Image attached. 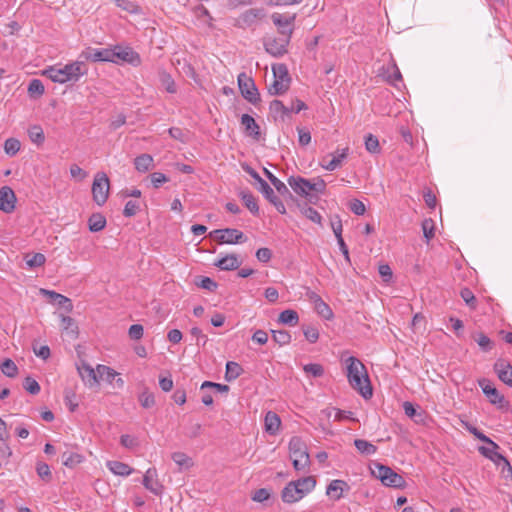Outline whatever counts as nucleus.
<instances>
[{
	"label": "nucleus",
	"mask_w": 512,
	"mask_h": 512,
	"mask_svg": "<svg viewBox=\"0 0 512 512\" xmlns=\"http://www.w3.org/2000/svg\"><path fill=\"white\" fill-rule=\"evenodd\" d=\"M2 372L8 377H15L18 372L16 364L11 359H5L1 365Z\"/></svg>",
	"instance_id": "864d4df0"
},
{
	"label": "nucleus",
	"mask_w": 512,
	"mask_h": 512,
	"mask_svg": "<svg viewBox=\"0 0 512 512\" xmlns=\"http://www.w3.org/2000/svg\"><path fill=\"white\" fill-rule=\"evenodd\" d=\"M195 284L210 292L215 291L218 287V284L213 279L204 276L197 277Z\"/></svg>",
	"instance_id": "a18cd8bd"
},
{
	"label": "nucleus",
	"mask_w": 512,
	"mask_h": 512,
	"mask_svg": "<svg viewBox=\"0 0 512 512\" xmlns=\"http://www.w3.org/2000/svg\"><path fill=\"white\" fill-rule=\"evenodd\" d=\"M269 111L275 121L285 122L291 117L290 108L285 106L280 100L271 101Z\"/></svg>",
	"instance_id": "a211bd4d"
},
{
	"label": "nucleus",
	"mask_w": 512,
	"mask_h": 512,
	"mask_svg": "<svg viewBox=\"0 0 512 512\" xmlns=\"http://www.w3.org/2000/svg\"><path fill=\"white\" fill-rule=\"evenodd\" d=\"M243 170L257 182V189L264 195L266 199L272 198L275 194L270 185L261 178L258 172L248 164L242 165Z\"/></svg>",
	"instance_id": "2eb2a0df"
},
{
	"label": "nucleus",
	"mask_w": 512,
	"mask_h": 512,
	"mask_svg": "<svg viewBox=\"0 0 512 512\" xmlns=\"http://www.w3.org/2000/svg\"><path fill=\"white\" fill-rule=\"evenodd\" d=\"M303 333L310 343H315L319 338L318 329L311 325L303 326Z\"/></svg>",
	"instance_id": "052dcab7"
},
{
	"label": "nucleus",
	"mask_w": 512,
	"mask_h": 512,
	"mask_svg": "<svg viewBox=\"0 0 512 512\" xmlns=\"http://www.w3.org/2000/svg\"><path fill=\"white\" fill-rule=\"evenodd\" d=\"M282 37L267 38L264 40L265 51L273 57L279 58L287 53V46L290 43L293 34V28L288 30H280Z\"/></svg>",
	"instance_id": "39448f33"
},
{
	"label": "nucleus",
	"mask_w": 512,
	"mask_h": 512,
	"mask_svg": "<svg viewBox=\"0 0 512 512\" xmlns=\"http://www.w3.org/2000/svg\"><path fill=\"white\" fill-rule=\"evenodd\" d=\"M365 148L370 153H379L380 145L378 138L372 134H369L365 138Z\"/></svg>",
	"instance_id": "6e6d98bb"
},
{
	"label": "nucleus",
	"mask_w": 512,
	"mask_h": 512,
	"mask_svg": "<svg viewBox=\"0 0 512 512\" xmlns=\"http://www.w3.org/2000/svg\"><path fill=\"white\" fill-rule=\"evenodd\" d=\"M474 339L484 352H488L493 348V342L484 333H478Z\"/></svg>",
	"instance_id": "3c124183"
},
{
	"label": "nucleus",
	"mask_w": 512,
	"mask_h": 512,
	"mask_svg": "<svg viewBox=\"0 0 512 512\" xmlns=\"http://www.w3.org/2000/svg\"><path fill=\"white\" fill-rule=\"evenodd\" d=\"M160 81H161L162 86L168 93H171V94L176 93L177 90H176L175 82L169 73L161 72L160 73Z\"/></svg>",
	"instance_id": "79ce46f5"
},
{
	"label": "nucleus",
	"mask_w": 512,
	"mask_h": 512,
	"mask_svg": "<svg viewBox=\"0 0 512 512\" xmlns=\"http://www.w3.org/2000/svg\"><path fill=\"white\" fill-rule=\"evenodd\" d=\"M29 138L33 143L42 144L45 140L43 129L39 125L31 126L28 130Z\"/></svg>",
	"instance_id": "a19ab883"
},
{
	"label": "nucleus",
	"mask_w": 512,
	"mask_h": 512,
	"mask_svg": "<svg viewBox=\"0 0 512 512\" xmlns=\"http://www.w3.org/2000/svg\"><path fill=\"white\" fill-rule=\"evenodd\" d=\"M83 461V456L78 453L64 452L62 454V463L68 468H74Z\"/></svg>",
	"instance_id": "e433bc0d"
},
{
	"label": "nucleus",
	"mask_w": 512,
	"mask_h": 512,
	"mask_svg": "<svg viewBox=\"0 0 512 512\" xmlns=\"http://www.w3.org/2000/svg\"><path fill=\"white\" fill-rule=\"evenodd\" d=\"M139 208V204L136 201L130 200L125 204L123 214L125 217H133L137 214Z\"/></svg>",
	"instance_id": "69168bd1"
},
{
	"label": "nucleus",
	"mask_w": 512,
	"mask_h": 512,
	"mask_svg": "<svg viewBox=\"0 0 512 512\" xmlns=\"http://www.w3.org/2000/svg\"><path fill=\"white\" fill-rule=\"evenodd\" d=\"M326 189V182L321 178L317 177L313 179V182H311V193L323 194Z\"/></svg>",
	"instance_id": "e2e57ef3"
},
{
	"label": "nucleus",
	"mask_w": 512,
	"mask_h": 512,
	"mask_svg": "<svg viewBox=\"0 0 512 512\" xmlns=\"http://www.w3.org/2000/svg\"><path fill=\"white\" fill-rule=\"evenodd\" d=\"M86 59H89L91 61H108V62H115V53L113 49H92L90 50L87 55Z\"/></svg>",
	"instance_id": "5701e85b"
},
{
	"label": "nucleus",
	"mask_w": 512,
	"mask_h": 512,
	"mask_svg": "<svg viewBox=\"0 0 512 512\" xmlns=\"http://www.w3.org/2000/svg\"><path fill=\"white\" fill-rule=\"evenodd\" d=\"M347 377L349 384L357 390L362 397H372V386L364 364L357 358L351 356L347 359Z\"/></svg>",
	"instance_id": "f257e3e1"
},
{
	"label": "nucleus",
	"mask_w": 512,
	"mask_h": 512,
	"mask_svg": "<svg viewBox=\"0 0 512 512\" xmlns=\"http://www.w3.org/2000/svg\"><path fill=\"white\" fill-rule=\"evenodd\" d=\"M86 73V65L81 61L66 64L63 67L50 66L43 71V75L47 76L53 82L60 84L77 82L79 78Z\"/></svg>",
	"instance_id": "f03ea898"
},
{
	"label": "nucleus",
	"mask_w": 512,
	"mask_h": 512,
	"mask_svg": "<svg viewBox=\"0 0 512 512\" xmlns=\"http://www.w3.org/2000/svg\"><path fill=\"white\" fill-rule=\"evenodd\" d=\"M21 147V143L16 138H8L4 143V151L9 156L16 155Z\"/></svg>",
	"instance_id": "37998d69"
},
{
	"label": "nucleus",
	"mask_w": 512,
	"mask_h": 512,
	"mask_svg": "<svg viewBox=\"0 0 512 512\" xmlns=\"http://www.w3.org/2000/svg\"><path fill=\"white\" fill-rule=\"evenodd\" d=\"M61 327L70 339L75 340L78 337V326L72 317L61 315Z\"/></svg>",
	"instance_id": "cd10ccee"
},
{
	"label": "nucleus",
	"mask_w": 512,
	"mask_h": 512,
	"mask_svg": "<svg viewBox=\"0 0 512 512\" xmlns=\"http://www.w3.org/2000/svg\"><path fill=\"white\" fill-rule=\"evenodd\" d=\"M489 447L480 446L479 452L486 458L490 459L492 462H494L497 466H500L501 464H505L507 466V472L508 474L512 475V466L510 462L505 458L502 454L498 453L497 450L499 449L498 444H496L494 441L492 443H487Z\"/></svg>",
	"instance_id": "9d476101"
},
{
	"label": "nucleus",
	"mask_w": 512,
	"mask_h": 512,
	"mask_svg": "<svg viewBox=\"0 0 512 512\" xmlns=\"http://www.w3.org/2000/svg\"><path fill=\"white\" fill-rule=\"evenodd\" d=\"M214 233H221L218 237V242L221 244L243 243L247 239L243 232L235 228L216 229Z\"/></svg>",
	"instance_id": "f8f14e48"
},
{
	"label": "nucleus",
	"mask_w": 512,
	"mask_h": 512,
	"mask_svg": "<svg viewBox=\"0 0 512 512\" xmlns=\"http://www.w3.org/2000/svg\"><path fill=\"white\" fill-rule=\"evenodd\" d=\"M106 226V218L101 213H93L88 219V227L91 232H99Z\"/></svg>",
	"instance_id": "2f4dec72"
},
{
	"label": "nucleus",
	"mask_w": 512,
	"mask_h": 512,
	"mask_svg": "<svg viewBox=\"0 0 512 512\" xmlns=\"http://www.w3.org/2000/svg\"><path fill=\"white\" fill-rule=\"evenodd\" d=\"M16 195L9 186L0 188V210L4 213H12L15 209Z\"/></svg>",
	"instance_id": "4468645a"
},
{
	"label": "nucleus",
	"mask_w": 512,
	"mask_h": 512,
	"mask_svg": "<svg viewBox=\"0 0 512 512\" xmlns=\"http://www.w3.org/2000/svg\"><path fill=\"white\" fill-rule=\"evenodd\" d=\"M45 88L41 80L32 79L28 85V93L31 97H40L44 94Z\"/></svg>",
	"instance_id": "ea45409f"
},
{
	"label": "nucleus",
	"mask_w": 512,
	"mask_h": 512,
	"mask_svg": "<svg viewBox=\"0 0 512 512\" xmlns=\"http://www.w3.org/2000/svg\"><path fill=\"white\" fill-rule=\"evenodd\" d=\"M281 498L285 503H295L302 499L299 490L294 482H289L281 492Z\"/></svg>",
	"instance_id": "393cba45"
},
{
	"label": "nucleus",
	"mask_w": 512,
	"mask_h": 512,
	"mask_svg": "<svg viewBox=\"0 0 512 512\" xmlns=\"http://www.w3.org/2000/svg\"><path fill=\"white\" fill-rule=\"evenodd\" d=\"M171 458L180 467L189 468L193 465L192 459L183 452H174Z\"/></svg>",
	"instance_id": "c03bdc74"
},
{
	"label": "nucleus",
	"mask_w": 512,
	"mask_h": 512,
	"mask_svg": "<svg viewBox=\"0 0 512 512\" xmlns=\"http://www.w3.org/2000/svg\"><path fill=\"white\" fill-rule=\"evenodd\" d=\"M271 19L274 25L278 27L279 31L288 30L289 28L294 29L296 14L273 13Z\"/></svg>",
	"instance_id": "412c9836"
},
{
	"label": "nucleus",
	"mask_w": 512,
	"mask_h": 512,
	"mask_svg": "<svg viewBox=\"0 0 512 512\" xmlns=\"http://www.w3.org/2000/svg\"><path fill=\"white\" fill-rule=\"evenodd\" d=\"M239 196L241 197L244 205L249 209V211L252 214H254V215L259 214V206H258L257 200L251 192L241 191L239 193Z\"/></svg>",
	"instance_id": "7c9ffc66"
},
{
	"label": "nucleus",
	"mask_w": 512,
	"mask_h": 512,
	"mask_svg": "<svg viewBox=\"0 0 512 512\" xmlns=\"http://www.w3.org/2000/svg\"><path fill=\"white\" fill-rule=\"evenodd\" d=\"M290 458H301L309 455L305 443L299 437H292L289 441Z\"/></svg>",
	"instance_id": "b1692460"
},
{
	"label": "nucleus",
	"mask_w": 512,
	"mask_h": 512,
	"mask_svg": "<svg viewBox=\"0 0 512 512\" xmlns=\"http://www.w3.org/2000/svg\"><path fill=\"white\" fill-rule=\"evenodd\" d=\"M494 371L503 383L512 387V365L509 361L498 359L494 364Z\"/></svg>",
	"instance_id": "dca6fc26"
},
{
	"label": "nucleus",
	"mask_w": 512,
	"mask_h": 512,
	"mask_svg": "<svg viewBox=\"0 0 512 512\" xmlns=\"http://www.w3.org/2000/svg\"><path fill=\"white\" fill-rule=\"evenodd\" d=\"M272 72L274 76V81L269 86L268 92L271 95H282L289 89L291 82L287 66L282 63L274 64L272 66Z\"/></svg>",
	"instance_id": "20e7f679"
},
{
	"label": "nucleus",
	"mask_w": 512,
	"mask_h": 512,
	"mask_svg": "<svg viewBox=\"0 0 512 512\" xmlns=\"http://www.w3.org/2000/svg\"><path fill=\"white\" fill-rule=\"evenodd\" d=\"M272 185L275 187V189L281 196H283L284 198L293 199L292 193L282 181H280L279 179H277L276 181L273 180Z\"/></svg>",
	"instance_id": "0e129e2a"
},
{
	"label": "nucleus",
	"mask_w": 512,
	"mask_h": 512,
	"mask_svg": "<svg viewBox=\"0 0 512 512\" xmlns=\"http://www.w3.org/2000/svg\"><path fill=\"white\" fill-rule=\"evenodd\" d=\"M264 16L261 8H251L243 12L236 20L235 26L241 29L251 27L256 21Z\"/></svg>",
	"instance_id": "9b49d317"
},
{
	"label": "nucleus",
	"mask_w": 512,
	"mask_h": 512,
	"mask_svg": "<svg viewBox=\"0 0 512 512\" xmlns=\"http://www.w3.org/2000/svg\"><path fill=\"white\" fill-rule=\"evenodd\" d=\"M272 337L280 346L287 345L291 341V335L286 330H272Z\"/></svg>",
	"instance_id": "49530a36"
},
{
	"label": "nucleus",
	"mask_w": 512,
	"mask_h": 512,
	"mask_svg": "<svg viewBox=\"0 0 512 512\" xmlns=\"http://www.w3.org/2000/svg\"><path fill=\"white\" fill-rule=\"evenodd\" d=\"M354 445L356 449L359 451V453L363 455H372L377 451V447L374 444L364 439H356L354 441Z\"/></svg>",
	"instance_id": "c9c22d12"
},
{
	"label": "nucleus",
	"mask_w": 512,
	"mask_h": 512,
	"mask_svg": "<svg viewBox=\"0 0 512 512\" xmlns=\"http://www.w3.org/2000/svg\"><path fill=\"white\" fill-rule=\"evenodd\" d=\"M25 261L29 267L35 268L44 265L46 257L42 253H35L33 255H27Z\"/></svg>",
	"instance_id": "09e8293b"
},
{
	"label": "nucleus",
	"mask_w": 512,
	"mask_h": 512,
	"mask_svg": "<svg viewBox=\"0 0 512 512\" xmlns=\"http://www.w3.org/2000/svg\"><path fill=\"white\" fill-rule=\"evenodd\" d=\"M144 328L141 324H133L130 326L128 335L133 340H139L143 337Z\"/></svg>",
	"instance_id": "338daca9"
},
{
	"label": "nucleus",
	"mask_w": 512,
	"mask_h": 512,
	"mask_svg": "<svg viewBox=\"0 0 512 512\" xmlns=\"http://www.w3.org/2000/svg\"><path fill=\"white\" fill-rule=\"evenodd\" d=\"M36 471H37L38 476L42 480L49 482L52 479V473L50 471V467L48 466V464L43 463V462H38L37 466H36Z\"/></svg>",
	"instance_id": "13d9d810"
},
{
	"label": "nucleus",
	"mask_w": 512,
	"mask_h": 512,
	"mask_svg": "<svg viewBox=\"0 0 512 512\" xmlns=\"http://www.w3.org/2000/svg\"><path fill=\"white\" fill-rule=\"evenodd\" d=\"M371 474L379 479L383 485L393 488L405 487V479L390 467L380 464L378 462H372L369 466Z\"/></svg>",
	"instance_id": "7ed1b4c3"
},
{
	"label": "nucleus",
	"mask_w": 512,
	"mask_h": 512,
	"mask_svg": "<svg viewBox=\"0 0 512 512\" xmlns=\"http://www.w3.org/2000/svg\"><path fill=\"white\" fill-rule=\"evenodd\" d=\"M139 402L141 406L145 409L152 408L155 405V397L154 394L151 393L148 389H145L139 395Z\"/></svg>",
	"instance_id": "de8ad7c7"
},
{
	"label": "nucleus",
	"mask_w": 512,
	"mask_h": 512,
	"mask_svg": "<svg viewBox=\"0 0 512 512\" xmlns=\"http://www.w3.org/2000/svg\"><path fill=\"white\" fill-rule=\"evenodd\" d=\"M144 487L156 496L163 494L164 486L158 480L157 470L149 468L143 477Z\"/></svg>",
	"instance_id": "ddd939ff"
},
{
	"label": "nucleus",
	"mask_w": 512,
	"mask_h": 512,
	"mask_svg": "<svg viewBox=\"0 0 512 512\" xmlns=\"http://www.w3.org/2000/svg\"><path fill=\"white\" fill-rule=\"evenodd\" d=\"M114 53H115V62L117 63L118 60L128 62L130 64H139L140 63V57L137 52H135L132 48L126 47H115Z\"/></svg>",
	"instance_id": "6ab92c4d"
},
{
	"label": "nucleus",
	"mask_w": 512,
	"mask_h": 512,
	"mask_svg": "<svg viewBox=\"0 0 512 512\" xmlns=\"http://www.w3.org/2000/svg\"><path fill=\"white\" fill-rule=\"evenodd\" d=\"M97 373L98 379L100 378L110 383H112L116 376H118V373L115 370L105 365H97Z\"/></svg>",
	"instance_id": "4c0bfd02"
},
{
	"label": "nucleus",
	"mask_w": 512,
	"mask_h": 512,
	"mask_svg": "<svg viewBox=\"0 0 512 512\" xmlns=\"http://www.w3.org/2000/svg\"><path fill=\"white\" fill-rule=\"evenodd\" d=\"M297 486L301 497L303 498L307 493L312 491L316 485L314 477L307 476L293 481Z\"/></svg>",
	"instance_id": "c85d7f7f"
},
{
	"label": "nucleus",
	"mask_w": 512,
	"mask_h": 512,
	"mask_svg": "<svg viewBox=\"0 0 512 512\" xmlns=\"http://www.w3.org/2000/svg\"><path fill=\"white\" fill-rule=\"evenodd\" d=\"M303 370L306 374L311 375L315 378L321 377L324 374L323 366L317 363L306 364L303 367Z\"/></svg>",
	"instance_id": "603ef678"
},
{
	"label": "nucleus",
	"mask_w": 512,
	"mask_h": 512,
	"mask_svg": "<svg viewBox=\"0 0 512 512\" xmlns=\"http://www.w3.org/2000/svg\"><path fill=\"white\" fill-rule=\"evenodd\" d=\"M479 386L491 404L496 405L499 409L508 407V402L505 400L504 396L500 394V392L491 384L489 380H479Z\"/></svg>",
	"instance_id": "1a4fd4ad"
},
{
	"label": "nucleus",
	"mask_w": 512,
	"mask_h": 512,
	"mask_svg": "<svg viewBox=\"0 0 512 512\" xmlns=\"http://www.w3.org/2000/svg\"><path fill=\"white\" fill-rule=\"evenodd\" d=\"M241 124L244 127L246 135L252 137L255 140L260 139V126L257 124V122L252 116L248 114H243L241 117Z\"/></svg>",
	"instance_id": "aec40b11"
},
{
	"label": "nucleus",
	"mask_w": 512,
	"mask_h": 512,
	"mask_svg": "<svg viewBox=\"0 0 512 512\" xmlns=\"http://www.w3.org/2000/svg\"><path fill=\"white\" fill-rule=\"evenodd\" d=\"M107 467L113 474L119 476H128L133 472V468L120 461H108Z\"/></svg>",
	"instance_id": "c756f323"
},
{
	"label": "nucleus",
	"mask_w": 512,
	"mask_h": 512,
	"mask_svg": "<svg viewBox=\"0 0 512 512\" xmlns=\"http://www.w3.org/2000/svg\"><path fill=\"white\" fill-rule=\"evenodd\" d=\"M110 183L107 175L103 172H98L92 184L93 200L99 206L106 203L109 195Z\"/></svg>",
	"instance_id": "0eeeda50"
},
{
	"label": "nucleus",
	"mask_w": 512,
	"mask_h": 512,
	"mask_svg": "<svg viewBox=\"0 0 512 512\" xmlns=\"http://www.w3.org/2000/svg\"><path fill=\"white\" fill-rule=\"evenodd\" d=\"M243 373V368L240 364L234 361L226 363L225 380L228 382L234 381Z\"/></svg>",
	"instance_id": "473e14b6"
},
{
	"label": "nucleus",
	"mask_w": 512,
	"mask_h": 512,
	"mask_svg": "<svg viewBox=\"0 0 512 512\" xmlns=\"http://www.w3.org/2000/svg\"><path fill=\"white\" fill-rule=\"evenodd\" d=\"M422 230L427 241L434 237V222L432 219H425L422 222Z\"/></svg>",
	"instance_id": "680f3d73"
},
{
	"label": "nucleus",
	"mask_w": 512,
	"mask_h": 512,
	"mask_svg": "<svg viewBox=\"0 0 512 512\" xmlns=\"http://www.w3.org/2000/svg\"><path fill=\"white\" fill-rule=\"evenodd\" d=\"M349 208L356 215H363L366 211L364 203L358 199H353L349 204Z\"/></svg>",
	"instance_id": "774afa93"
},
{
	"label": "nucleus",
	"mask_w": 512,
	"mask_h": 512,
	"mask_svg": "<svg viewBox=\"0 0 512 512\" xmlns=\"http://www.w3.org/2000/svg\"><path fill=\"white\" fill-rule=\"evenodd\" d=\"M64 401L71 412H74L77 409L78 402L76 401V394L72 389H65Z\"/></svg>",
	"instance_id": "8fccbe9b"
},
{
	"label": "nucleus",
	"mask_w": 512,
	"mask_h": 512,
	"mask_svg": "<svg viewBox=\"0 0 512 512\" xmlns=\"http://www.w3.org/2000/svg\"><path fill=\"white\" fill-rule=\"evenodd\" d=\"M241 263L236 254H228L217 260L214 265L223 271H232L238 269Z\"/></svg>",
	"instance_id": "4be33fe9"
},
{
	"label": "nucleus",
	"mask_w": 512,
	"mask_h": 512,
	"mask_svg": "<svg viewBox=\"0 0 512 512\" xmlns=\"http://www.w3.org/2000/svg\"><path fill=\"white\" fill-rule=\"evenodd\" d=\"M23 388L32 395H36L40 392L39 383L32 377L28 376L23 381Z\"/></svg>",
	"instance_id": "5fc2aeb1"
},
{
	"label": "nucleus",
	"mask_w": 512,
	"mask_h": 512,
	"mask_svg": "<svg viewBox=\"0 0 512 512\" xmlns=\"http://www.w3.org/2000/svg\"><path fill=\"white\" fill-rule=\"evenodd\" d=\"M315 310L317 311V313L323 317L324 319H331L333 317V312L331 310V308L329 307L328 304H326L323 300H321L320 302H318L315 306H314Z\"/></svg>",
	"instance_id": "4d7b16f0"
},
{
	"label": "nucleus",
	"mask_w": 512,
	"mask_h": 512,
	"mask_svg": "<svg viewBox=\"0 0 512 512\" xmlns=\"http://www.w3.org/2000/svg\"><path fill=\"white\" fill-rule=\"evenodd\" d=\"M349 489L348 484L343 480H332L327 486L326 493L334 500H339L343 497L344 489Z\"/></svg>",
	"instance_id": "a878e982"
},
{
	"label": "nucleus",
	"mask_w": 512,
	"mask_h": 512,
	"mask_svg": "<svg viewBox=\"0 0 512 512\" xmlns=\"http://www.w3.org/2000/svg\"><path fill=\"white\" fill-rule=\"evenodd\" d=\"M238 87L244 99L251 104L256 105L260 101V94L254 80L244 72L238 75Z\"/></svg>",
	"instance_id": "6e6552de"
},
{
	"label": "nucleus",
	"mask_w": 512,
	"mask_h": 512,
	"mask_svg": "<svg viewBox=\"0 0 512 512\" xmlns=\"http://www.w3.org/2000/svg\"><path fill=\"white\" fill-rule=\"evenodd\" d=\"M77 370L82 381L89 387L99 384L97 369L94 370L89 364L83 362L77 367Z\"/></svg>",
	"instance_id": "f3484780"
},
{
	"label": "nucleus",
	"mask_w": 512,
	"mask_h": 512,
	"mask_svg": "<svg viewBox=\"0 0 512 512\" xmlns=\"http://www.w3.org/2000/svg\"><path fill=\"white\" fill-rule=\"evenodd\" d=\"M265 430L270 435H276L281 425L280 417L273 411H268L264 419Z\"/></svg>",
	"instance_id": "bb28decb"
},
{
	"label": "nucleus",
	"mask_w": 512,
	"mask_h": 512,
	"mask_svg": "<svg viewBox=\"0 0 512 512\" xmlns=\"http://www.w3.org/2000/svg\"><path fill=\"white\" fill-rule=\"evenodd\" d=\"M278 320L282 324L295 326L298 324L299 316L295 310L287 309L280 313Z\"/></svg>",
	"instance_id": "f704fd0d"
},
{
	"label": "nucleus",
	"mask_w": 512,
	"mask_h": 512,
	"mask_svg": "<svg viewBox=\"0 0 512 512\" xmlns=\"http://www.w3.org/2000/svg\"><path fill=\"white\" fill-rule=\"evenodd\" d=\"M299 207H300L302 214L306 218H308L309 220H311L312 222H314L316 224H321L322 217L314 208L309 207L307 204H304L302 206L299 205Z\"/></svg>",
	"instance_id": "58836bf2"
},
{
	"label": "nucleus",
	"mask_w": 512,
	"mask_h": 512,
	"mask_svg": "<svg viewBox=\"0 0 512 512\" xmlns=\"http://www.w3.org/2000/svg\"><path fill=\"white\" fill-rule=\"evenodd\" d=\"M288 184L296 194L306 198L309 203L316 204L318 202L319 196L315 193H311L310 180L300 176H290L288 178Z\"/></svg>",
	"instance_id": "423d86ee"
},
{
	"label": "nucleus",
	"mask_w": 512,
	"mask_h": 512,
	"mask_svg": "<svg viewBox=\"0 0 512 512\" xmlns=\"http://www.w3.org/2000/svg\"><path fill=\"white\" fill-rule=\"evenodd\" d=\"M460 296L463 299V301L468 305L470 308L475 309L476 308V298L473 294V292L469 288H462L460 291Z\"/></svg>",
	"instance_id": "bf43d9fd"
},
{
	"label": "nucleus",
	"mask_w": 512,
	"mask_h": 512,
	"mask_svg": "<svg viewBox=\"0 0 512 512\" xmlns=\"http://www.w3.org/2000/svg\"><path fill=\"white\" fill-rule=\"evenodd\" d=\"M153 164V158L149 154H141L136 157L134 160V165L137 171L146 172L148 171Z\"/></svg>",
	"instance_id": "72a5a7b5"
}]
</instances>
